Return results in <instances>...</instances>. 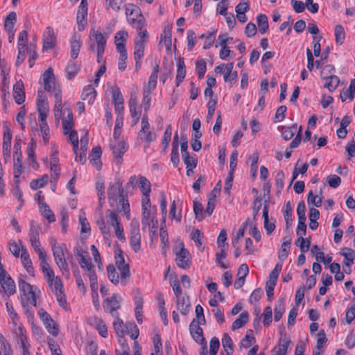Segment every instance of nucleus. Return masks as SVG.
Wrapping results in <instances>:
<instances>
[{
    "mask_svg": "<svg viewBox=\"0 0 355 355\" xmlns=\"http://www.w3.org/2000/svg\"><path fill=\"white\" fill-rule=\"evenodd\" d=\"M17 21V15L15 12H11L8 14V15L6 17L4 21V28L8 31L10 30H14L15 24Z\"/></svg>",
    "mask_w": 355,
    "mask_h": 355,
    "instance_id": "c9c22d12",
    "label": "nucleus"
},
{
    "mask_svg": "<svg viewBox=\"0 0 355 355\" xmlns=\"http://www.w3.org/2000/svg\"><path fill=\"white\" fill-rule=\"evenodd\" d=\"M284 217L286 222V227L288 229L292 225V207L290 201L287 202L285 205Z\"/></svg>",
    "mask_w": 355,
    "mask_h": 355,
    "instance_id": "58836bf2",
    "label": "nucleus"
},
{
    "mask_svg": "<svg viewBox=\"0 0 355 355\" xmlns=\"http://www.w3.org/2000/svg\"><path fill=\"white\" fill-rule=\"evenodd\" d=\"M205 38V43L203 45L204 49H209L214 42L215 40V32L209 33L207 35L202 34L200 36V38Z\"/></svg>",
    "mask_w": 355,
    "mask_h": 355,
    "instance_id": "6e6d98bb",
    "label": "nucleus"
},
{
    "mask_svg": "<svg viewBox=\"0 0 355 355\" xmlns=\"http://www.w3.org/2000/svg\"><path fill=\"white\" fill-rule=\"evenodd\" d=\"M140 35V37H136L134 41L135 60L141 59L144 57L146 43L148 39V31L142 32Z\"/></svg>",
    "mask_w": 355,
    "mask_h": 355,
    "instance_id": "39448f33",
    "label": "nucleus"
},
{
    "mask_svg": "<svg viewBox=\"0 0 355 355\" xmlns=\"http://www.w3.org/2000/svg\"><path fill=\"white\" fill-rule=\"evenodd\" d=\"M101 154H102V150H101V147L96 146L92 148V152L90 153L89 156L90 162L98 170H100L101 168V162L100 160Z\"/></svg>",
    "mask_w": 355,
    "mask_h": 355,
    "instance_id": "412c9836",
    "label": "nucleus"
},
{
    "mask_svg": "<svg viewBox=\"0 0 355 355\" xmlns=\"http://www.w3.org/2000/svg\"><path fill=\"white\" fill-rule=\"evenodd\" d=\"M0 284L3 291L8 294V296L12 295L16 292V286L15 282L8 275L5 277L0 278Z\"/></svg>",
    "mask_w": 355,
    "mask_h": 355,
    "instance_id": "ddd939ff",
    "label": "nucleus"
},
{
    "mask_svg": "<svg viewBox=\"0 0 355 355\" xmlns=\"http://www.w3.org/2000/svg\"><path fill=\"white\" fill-rule=\"evenodd\" d=\"M40 211L42 215L46 218L49 222H53L55 220V218L53 211L50 209L49 205L45 203H42L40 207Z\"/></svg>",
    "mask_w": 355,
    "mask_h": 355,
    "instance_id": "79ce46f5",
    "label": "nucleus"
},
{
    "mask_svg": "<svg viewBox=\"0 0 355 355\" xmlns=\"http://www.w3.org/2000/svg\"><path fill=\"white\" fill-rule=\"evenodd\" d=\"M123 192L121 182H118L116 184H110L107 195L110 206L114 207V204L117 203L118 198L124 196Z\"/></svg>",
    "mask_w": 355,
    "mask_h": 355,
    "instance_id": "423d86ee",
    "label": "nucleus"
},
{
    "mask_svg": "<svg viewBox=\"0 0 355 355\" xmlns=\"http://www.w3.org/2000/svg\"><path fill=\"white\" fill-rule=\"evenodd\" d=\"M18 285L19 289L21 293V295L24 293H31V290H33V286L29 283L26 282L25 280V277L21 275L18 279Z\"/></svg>",
    "mask_w": 355,
    "mask_h": 355,
    "instance_id": "72a5a7b5",
    "label": "nucleus"
},
{
    "mask_svg": "<svg viewBox=\"0 0 355 355\" xmlns=\"http://www.w3.org/2000/svg\"><path fill=\"white\" fill-rule=\"evenodd\" d=\"M195 312H196V318L198 320V321H196V322H198V324H205L206 323V320H205V318L204 315V311H203L202 306L200 304H198L196 306Z\"/></svg>",
    "mask_w": 355,
    "mask_h": 355,
    "instance_id": "69168bd1",
    "label": "nucleus"
},
{
    "mask_svg": "<svg viewBox=\"0 0 355 355\" xmlns=\"http://www.w3.org/2000/svg\"><path fill=\"white\" fill-rule=\"evenodd\" d=\"M13 158H14V178L17 179L22 173L21 153V139H15L14 144Z\"/></svg>",
    "mask_w": 355,
    "mask_h": 355,
    "instance_id": "20e7f679",
    "label": "nucleus"
},
{
    "mask_svg": "<svg viewBox=\"0 0 355 355\" xmlns=\"http://www.w3.org/2000/svg\"><path fill=\"white\" fill-rule=\"evenodd\" d=\"M130 243L132 249L138 252L141 250V234L139 223L137 220H132L130 223Z\"/></svg>",
    "mask_w": 355,
    "mask_h": 355,
    "instance_id": "7ed1b4c3",
    "label": "nucleus"
},
{
    "mask_svg": "<svg viewBox=\"0 0 355 355\" xmlns=\"http://www.w3.org/2000/svg\"><path fill=\"white\" fill-rule=\"evenodd\" d=\"M178 70L176 76V86L178 87L180 83L183 81L186 76V67L184 61L182 58H180L178 62Z\"/></svg>",
    "mask_w": 355,
    "mask_h": 355,
    "instance_id": "bb28decb",
    "label": "nucleus"
},
{
    "mask_svg": "<svg viewBox=\"0 0 355 355\" xmlns=\"http://www.w3.org/2000/svg\"><path fill=\"white\" fill-rule=\"evenodd\" d=\"M284 304L283 300H279L275 305L274 312V319L275 321L278 322L282 318L284 313Z\"/></svg>",
    "mask_w": 355,
    "mask_h": 355,
    "instance_id": "c03bdc74",
    "label": "nucleus"
},
{
    "mask_svg": "<svg viewBox=\"0 0 355 355\" xmlns=\"http://www.w3.org/2000/svg\"><path fill=\"white\" fill-rule=\"evenodd\" d=\"M222 345L227 355H232L234 352L233 341L227 333H225L223 336Z\"/></svg>",
    "mask_w": 355,
    "mask_h": 355,
    "instance_id": "c756f323",
    "label": "nucleus"
},
{
    "mask_svg": "<svg viewBox=\"0 0 355 355\" xmlns=\"http://www.w3.org/2000/svg\"><path fill=\"white\" fill-rule=\"evenodd\" d=\"M69 139L73 144V151L77 155L78 150V133L76 130H73L69 132Z\"/></svg>",
    "mask_w": 355,
    "mask_h": 355,
    "instance_id": "13d9d810",
    "label": "nucleus"
},
{
    "mask_svg": "<svg viewBox=\"0 0 355 355\" xmlns=\"http://www.w3.org/2000/svg\"><path fill=\"white\" fill-rule=\"evenodd\" d=\"M103 308L113 316H116V313L114 312L120 309V304L116 299V295H113L112 297L106 298L103 302Z\"/></svg>",
    "mask_w": 355,
    "mask_h": 355,
    "instance_id": "a211bd4d",
    "label": "nucleus"
},
{
    "mask_svg": "<svg viewBox=\"0 0 355 355\" xmlns=\"http://www.w3.org/2000/svg\"><path fill=\"white\" fill-rule=\"evenodd\" d=\"M156 214V207H142L141 214V224L143 225V230L147 226L150 225V223H154Z\"/></svg>",
    "mask_w": 355,
    "mask_h": 355,
    "instance_id": "f8f14e48",
    "label": "nucleus"
},
{
    "mask_svg": "<svg viewBox=\"0 0 355 355\" xmlns=\"http://www.w3.org/2000/svg\"><path fill=\"white\" fill-rule=\"evenodd\" d=\"M42 79L44 89L48 92H51L54 98L56 99V103H59L60 96H62V91L60 85L55 83V76L51 68H49L44 72Z\"/></svg>",
    "mask_w": 355,
    "mask_h": 355,
    "instance_id": "f257e3e1",
    "label": "nucleus"
},
{
    "mask_svg": "<svg viewBox=\"0 0 355 355\" xmlns=\"http://www.w3.org/2000/svg\"><path fill=\"white\" fill-rule=\"evenodd\" d=\"M291 340L289 338L280 339L279 342V348L277 351L280 355H286L287 353L288 347Z\"/></svg>",
    "mask_w": 355,
    "mask_h": 355,
    "instance_id": "5fc2aeb1",
    "label": "nucleus"
},
{
    "mask_svg": "<svg viewBox=\"0 0 355 355\" xmlns=\"http://www.w3.org/2000/svg\"><path fill=\"white\" fill-rule=\"evenodd\" d=\"M295 244L299 245L302 253H304L309 250L311 241L309 239H304L303 236H300Z\"/></svg>",
    "mask_w": 355,
    "mask_h": 355,
    "instance_id": "09e8293b",
    "label": "nucleus"
},
{
    "mask_svg": "<svg viewBox=\"0 0 355 355\" xmlns=\"http://www.w3.org/2000/svg\"><path fill=\"white\" fill-rule=\"evenodd\" d=\"M200 324L196 322V319H193L189 325V330L193 340L199 345H203L206 344V341L203 337V331Z\"/></svg>",
    "mask_w": 355,
    "mask_h": 355,
    "instance_id": "1a4fd4ad",
    "label": "nucleus"
},
{
    "mask_svg": "<svg viewBox=\"0 0 355 355\" xmlns=\"http://www.w3.org/2000/svg\"><path fill=\"white\" fill-rule=\"evenodd\" d=\"M87 10L88 8L87 0H81L76 17V21L79 31L83 30L87 23Z\"/></svg>",
    "mask_w": 355,
    "mask_h": 355,
    "instance_id": "6e6552de",
    "label": "nucleus"
},
{
    "mask_svg": "<svg viewBox=\"0 0 355 355\" xmlns=\"http://www.w3.org/2000/svg\"><path fill=\"white\" fill-rule=\"evenodd\" d=\"M257 24L259 28V32L264 34L268 30V17L264 14H260L257 17Z\"/></svg>",
    "mask_w": 355,
    "mask_h": 355,
    "instance_id": "473e14b6",
    "label": "nucleus"
},
{
    "mask_svg": "<svg viewBox=\"0 0 355 355\" xmlns=\"http://www.w3.org/2000/svg\"><path fill=\"white\" fill-rule=\"evenodd\" d=\"M355 94V79H352L349 88L340 93V98L343 102L345 101L347 98L353 100Z\"/></svg>",
    "mask_w": 355,
    "mask_h": 355,
    "instance_id": "c85d7f7f",
    "label": "nucleus"
},
{
    "mask_svg": "<svg viewBox=\"0 0 355 355\" xmlns=\"http://www.w3.org/2000/svg\"><path fill=\"white\" fill-rule=\"evenodd\" d=\"M196 68L198 78H202L207 70V63L205 60L203 59L198 60L196 62Z\"/></svg>",
    "mask_w": 355,
    "mask_h": 355,
    "instance_id": "a18cd8bd",
    "label": "nucleus"
},
{
    "mask_svg": "<svg viewBox=\"0 0 355 355\" xmlns=\"http://www.w3.org/2000/svg\"><path fill=\"white\" fill-rule=\"evenodd\" d=\"M21 261L24 267L26 268L27 272L31 276L34 277V268L32 266V261L30 258L29 253L28 252L26 248L21 245Z\"/></svg>",
    "mask_w": 355,
    "mask_h": 355,
    "instance_id": "2eb2a0df",
    "label": "nucleus"
},
{
    "mask_svg": "<svg viewBox=\"0 0 355 355\" xmlns=\"http://www.w3.org/2000/svg\"><path fill=\"white\" fill-rule=\"evenodd\" d=\"M81 42L79 40H73L71 41V56L76 59L80 52Z\"/></svg>",
    "mask_w": 355,
    "mask_h": 355,
    "instance_id": "3c124183",
    "label": "nucleus"
},
{
    "mask_svg": "<svg viewBox=\"0 0 355 355\" xmlns=\"http://www.w3.org/2000/svg\"><path fill=\"white\" fill-rule=\"evenodd\" d=\"M129 21L132 26L137 31V37H140L141 33L147 31L146 28H144L146 25V22L144 17L141 14H139L138 16H137V18L135 19L130 18Z\"/></svg>",
    "mask_w": 355,
    "mask_h": 355,
    "instance_id": "dca6fc26",
    "label": "nucleus"
},
{
    "mask_svg": "<svg viewBox=\"0 0 355 355\" xmlns=\"http://www.w3.org/2000/svg\"><path fill=\"white\" fill-rule=\"evenodd\" d=\"M80 69L79 65H78L76 63L70 62L68 63L67 68H66V72L67 73V78L69 80H71L75 75L78 73V71Z\"/></svg>",
    "mask_w": 355,
    "mask_h": 355,
    "instance_id": "49530a36",
    "label": "nucleus"
},
{
    "mask_svg": "<svg viewBox=\"0 0 355 355\" xmlns=\"http://www.w3.org/2000/svg\"><path fill=\"white\" fill-rule=\"evenodd\" d=\"M52 250L55 261L58 267L67 263L64 256V250L62 247L54 244Z\"/></svg>",
    "mask_w": 355,
    "mask_h": 355,
    "instance_id": "6ab92c4d",
    "label": "nucleus"
},
{
    "mask_svg": "<svg viewBox=\"0 0 355 355\" xmlns=\"http://www.w3.org/2000/svg\"><path fill=\"white\" fill-rule=\"evenodd\" d=\"M112 99L114 104H123V97L119 90V88L116 87L112 90Z\"/></svg>",
    "mask_w": 355,
    "mask_h": 355,
    "instance_id": "774afa93",
    "label": "nucleus"
},
{
    "mask_svg": "<svg viewBox=\"0 0 355 355\" xmlns=\"http://www.w3.org/2000/svg\"><path fill=\"white\" fill-rule=\"evenodd\" d=\"M284 173L283 171H279L275 177V184L277 188V193H280L284 187Z\"/></svg>",
    "mask_w": 355,
    "mask_h": 355,
    "instance_id": "0e129e2a",
    "label": "nucleus"
},
{
    "mask_svg": "<svg viewBox=\"0 0 355 355\" xmlns=\"http://www.w3.org/2000/svg\"><path fill=\"white\" fill-rule=\"evenodd\" d=\"M47 331L53 336H57L59 334V328L58 324L52 319V322L50 321L45 322L44 324Z\"/></svg>",
    "mask_w": 355,
    "mask_h": 355,
    "instance_id": "864d4df0",
    "label": "nucleus"
},
{
    "mask_svg": "<svg viewBox=\"0 0 355 355\" xmlns=\"http://www.w3.org/2000/svg\"><path fill=\"white\" fill-rule=\"evenodd\" d=\"M43 37V50L51 49L55 46L56 37L51 27L46 28Z\"/></svg>",
    "mask_w": 355,
    "mask_h": 355,
    "instance_id": "9b49d317",
    "label": "nucleus"
},
{
    "mask_svg": "<svg viewBox=\"0 0 355 355\" xmlns=\"http://www.w3.org/2000/svg\"><path fill=\"white\" fill-rule=\"evenodd\" d=\"M263 316V322L266 327H268L272 322V308L270 306H266L264 309Z\"/></svg>",
    "mask_w": 355,
    "mask_h": 355,
    "instance_id": "4d7b16f0",
    "label": "nucleus"
},
{
    "mask_svg": "<svg viewBox=\"0 0 355 355\" xmlns=\"http://www.w3.org/2000/svg\"><path fill=\"white\" fill-rule=\"evenodd\" d=\"M115 264L120 271L121 283L123 285L126 284L124 280L130 277V266L128 263H125V259L123 256V251L121 249H118L115 251Z\"/></svg>",
    "mask_w": 355,
    "mask_h": 355,
    "instance_id": "f03ea898",
    "label": "nucleus"
},
{
    "mask_svg": "<svg viewBox=\"0 0 355 355\" xmlns=\"http://www.w3.org/2000/svg\"><path fill=\"white\" fill-rule=\"evenodd\" d=\"M262 197L261 196H258L256 198H254L253 202H252V215L254 218L257 216L259 214V211L261 209V207L262 206Z\"/></svg>",
    "mask_w": 355,
    "mask_h": 355,
    "instance_id": "bf43d9fd",
    "label": "nucleus"
},
{
    "mask_svg": "<svg viewBox=\"0 0 355 355\" xmlns=\"http://www.w3.org/2000/svg\"><path fill=\"white\" fill-rule=\"evenodd\" d=\"M37 109L38 112H49V105L44 96V91L38 90L37 96Z\"/></svg>",
    "mask_w": 355,
    "mask_h": 355,
    "instance_id": "393cba45",
    "label": "nucleus"
},
{
    "mask_svg": "<svg viewBox=\"0 0 355 355\" xmlns=\"http://www.w3.org/2000/svg\"><path fill=\"white\" fill-rule=\"evenodd\" d=\"M115 317L116 320L114 321L113 322L114 330L118 336L123 338L125 331L124 329L125 327L128 329V327L125 326L123 322L119 318L118 313H116Z\"/></svg>",
    "mask_w": 355,
    "mask_h": 355,
    "instance_id": "f704fd0d",
    "label": "nucleus"
},
{
    "mask_svg": "<svg viewBox=\"0 0 355 355\" xmlns=\"http://www.w3.org/2000/svg\"><path fill=\"white\" fill-rule=\"evenodd\" d=\"M12 134L8 127L3 128V154L4 159L6 161L7 158L10 157V152L11 148Z\"/></svg>",
    "mask_w": 355,
    "mask_h": 355,
    "instance_id": "4468645a",
    "label": "nucleus"
},
{
    "mask_svg": "<svg viewBox=\"0 0 355 355\" xmlns=\"http://www.w3.org/2000/svg\"><path fill=\"white\" fill-rule=\"evenodd\" d=\"M119 211H123L128 219L130 218V205L128 199L125 197V196L122 197H119V206L117 207Z\"/></svg>",
    "mask_w": 355,
    "mask_h": 355,
    "instance_id": "7c9ffc66",
    "label": "nucleus"
},
{
    "mask_svg": "<svg viewBox=\"0 0 355 355\" xmlns=\"http://www.w3.org/2000/svg\"><path fill=\"white\" fill-rule=\"evenodd\" d=\"M87 276L90 281V287L92 291V297L94 298V295L98 296V282H97V275L96 271L94 270V267L92 266L90 268L87 269Z\"/></svg>",
    "mask_w": 355,
    "mask_h": 355,
    "instance_id": "b1692460",
    "label": "nucleus"
},
{
    "mask_svg": "<svg viewBox=\"0 0 355 355\" xmlns=\"http://www.w3.org/2000/svg\"><path fill=\"white\" fill-rule=\"evenodd\" d=\"M340 254L350 263H353L355 259V251L351 248H343Z\"/></svg>",
    "mask_w": 355,
    "mask_h": 355,
    "instance_id": "e2e57ef3",
    "label": "nucleus"
},
{
    "mask_svg": "<svg viewBox=\"0 0 355 355\" xmlns=\"http://www.w3.org/2000/svg\"><path fill=\"white\" fill-rule=\"evenodd\" d=\"M170 285L173 290L175 297H178V295H180L182 293V289L180 286L179 280L178 279L177 277L175 276L174 277H171Z\"/></svg>",
    "mask_w": 355,
    "mask_h": 355,
    "instance_id": "680f3d73",
    "label": "nucleus"
},
{
    "mask_svg": "<svg viewBox=\"0 0 355 355\" xmlns=\"http://www.w3.org/2000/svg\"><path fill=\"white\" fill-rule=\"evenodd\" d=\"M139 187L142 193H150V182L144 176L139 178Z\"/></svg>",
    "mask_w": 355,
    "mask_h": 355,
    "instance_id": "052dcab7",
    "label": "nucleus"
},
{
    "mask_svg": "<svg viewBox=\"0 0 355 355\" xmlns=\"http://www.w3.org/2000/svg\"><path fill=\"white\" fill-rule=\"evenodd\" d=\"M291 241H284L281 245V250L279 252L278 257L281 260H284L287 258L288 251L290 250Z\"/></svg>",
    "mask_w": 355,
    "mask_h": 355,
    "instance_id": "603ef678",
    "label": "nucleus"
},
{
    "mask_svg": "<svg viewBox=\"0 0 355 355\" xmlns=\"http://www.w3.org/2000/svg\"><path fill=\"white\" fill-rule=\"evenodd\" d=\"M180 245H181V248L176 253V263L181 268H189L191 264L190 253L184 248L182 243H181Z\"/></svg>",
    "mask_w": 355,
    "mask_h": 355,
    "instance_id": "0eeeda50",
    "label": "nucleus"
},
{
    "mask_svg": "<svg viewBox=\"0 0 355 355\" xmlns=\"http://www.w3.org/2000/svg\"><path fill=\"white\" fill-rule=\"evenodd\" d=\"M96 189L97 190V195L99 201V207H103V204L105 201V184L104 182L100 179L96 182Z\"/></svg>",
    "mask_w": 355,
    "mask_h": 355,
    "instance_id": "2f4dec72",
    "label": "nucleus"
},
{
    "mask_svg": "<svg viewBox=\"0 0 355 355\" xmlns=\"http://www.w3.org/2000/svg\"><path fill=\"white\" fill-rule=\"evenodd\" d=\"M326 80L324 87L327 88L330 92H334L338 86L340 79L337 76L330 75L329 76L323 78Z\"/></svg>",
    "mask_w": 355,
    "mask_h": 355,
    "instance_id": "a878e982",
    "label": "nucleus"
},
{
    "mask_svg": "<svg viewBox=\"0 0 355 355\" xmlns=\"http://www.w3.org/2000/svg\"><path fill=\"white\" fill-rule=\"evenodd\" d=\"M345 38V32L344 28L340 24H337L335 27V39L338 45L343 44Z\"/></svg>",
    "mask_w": 355,
    "mask_h": 355,
    "instance_id": "e433bc0d",
    "label": "nucleus"
},
{
    "mask_svg": "<svg viewBox=\"0 0 355 355\" xmlns=\"http://www.w3.org/2000/svg\"><path fill=\"white\" fill-rule=\"evenodd\" d=\"M13 98L18 105L22 104L25 101L24 84L21 80L17 82L13 86Z\"/></svg>",
    "mask_w": 355,
    "mask_h": 355,
    "instance_id": "f3484780",
    "label": "nucleus"
},
{
    "mask_svg": "<svg viewBox=\"0 0 355 355\" xmlns=\"http://www.w3.org/2000/svg\"><path fill=\"white\" fill-rule=\"evenodd\" d=\"M249 320V313L248 311H243L239 316L237 319H236L232 325V329L233 331L241 328L243 325H245Z\"/></svg>",
    "mask_w": 355,
    "mask_h": 355,
    "instance_id": "cd10ccee",
    "label": "nucleus"
},
{
    "mask_svg": "<svg viewBox=\"0 0 355 355\" xmlns=\"http://www.w3.org/2000/svg\"><path fill=\"white\" fill-rule=\"evenodd\" d=\"M110 148L112 150L114 157L117 159L118 164H121L122 156L127 151L128 146L124 141L116 142V144H111Z\"/></svg>",
    "mask_w": 355,
    "mask_h": 355,
    "instance_id": "9d476101",
    "label": "nucleus"
},
{
    "mask_svg": "<svg viewBox=\"0 0 355 355\" xmlns=\"http://www.w3.org/2000/svg\"><path fill=\"white\" fill-rule=\"evenodd\" d=\"M96 96V91L92 85L85 86L83 89L81 97L89 104H92Z\"/></svg>",
    "mask_w": 355,
    "mask_h": 355,
    "instance_id": "5701e85b",
    "label": "nucleus"
},
{
    "mask_svg": "<svg viewBox=\"0 0 355 355\" xmlns=\"http://www.w3.org/2000/svg\"><path fill=\"white\" fill-rule=\"evenodd\" d=\"M49 180L48 175H43L40 178L33 180L30 183V187L32 189L36 190L39 188L43 187L47 183Z\"/></svg>",
    "mask_w": 355,
    "mask_h": 355,
    "instance_id": "ea45409f",
    "label": "nucleus"
},
{
    "mask_svg": "<svg viewBox=\"0 0 355 355\" xmlns=\"http://www.w3.org/2000/svg\"><path fill=\"white\" fill-rule=\"evenodd\" d=\"M107 272L110 282L114 285H117L119 282V276L112 264H109L107 266Z\"/></svg>",
    "mask_w": 355,
    "mask_h": 355,
    "instance_id": "4c0bfd02",
    "label": "nucleus"
},
{
    "mask_svg": "<svg viewBox=\"0 0 355 355\" xmlns=\"http://www.w3.org/2000/svg\"><path fill=\"white\" fill-rule=\"evenodd\" d=\"M90 39L93 37L96 44H97V49H105L107 42V37L103 35L101 31H95L92 29L90 32Z\"/></svg>",
    "mask_w": 355,
    "mask_h": 355,
    "instance_id": "aec40b11",
    "label": "nucleus"
},
{
    "mask_svg": "<svg viewBox=\"0 0 355 355\" xmlns=\"http://www.w3.org/2000/svg\"><path fill=\"white\" fill-rule=\"evenodd\" d=\"M282 269V264L278 263L275 265V268L270 272L268 277V280L266 282L277 284L279 275Z\"/></svg>",
    "mask_w": 355,
    "mask_h": 355,
    "instance_id": "37998d69",
    "label": "nucleus"
},
{
    "mask_svg": "<svg viewBox=\"0 0 355 355\" xmlns=\"http://www.w3.org/2000/svg\"><path fill=\"white\" fill-rule=\"evenodd\" d=\"M193 211L196 219L201 221L205 218L204 209L202 204L196 200L193 201Z\"/></svg>",
    "mask_w": 355,
    "mask_h": 355,
    "instance_id": "a19ab883",
    "label": "nucleus"
},
{
    "mask_svg": "<svg viewBox=\"0 0 355 355\" xmlns=\"http://www.w3.org/2000/svg\"><path fill=\"white\" fill-rule=\"evenodd\" d=\"M307 202L309 206L310 205H312L317 207H319L321 206L322 204V197L315 196L313 191H310L307 196Z\"/></svg>",
    "mask_w": 355,
    "mask_h": 355,
    "instance_id": "8fccbe9b",
    "label": "nucleus"
},
{
    "mask_svg": "<svg viewBox=\"0 0 355 355\" xmlns=\"http://www.w3.org/2000/svg\"><path fill=\"white\" fill-rule=\"evenodd\" d=\"M177 307L182 314L187 315L189 311L190 304L189 297L182 293L176 297Z\"/></svg>",
    "mask_w": 355,
    "mask_h": 355,
    "instance_id": "4be33fe9",
    "label": "nucleus"
},
{
    "mask_svg": "<svg viewBox=\"0 0 355 355\" xmlns=\"http://www.w3.org/2000/svg\"><path fill=\"white\" fill-rule=\"evenodd\" d=\"M96 329L98 331V334L103 338L107 337V328L105 322L102 319L96 318Z\"/></svg>",
    "mask_w": 355,
    "mask_h": 355,
    "instance_id": "de8ad7c7",
    "label": "nucleus"
},
{
    "mask_svg": "<svg viewBox=\"0 0 355 355\" xmlns=\"http://www.w3.org/2000/svg\"><path fill=\"white\" fill-rule=\"evenodd\" d=\"M297 128L296 125H293L290 128H285L282 132V136L283 139L286 141L290 140L295 135L294 130H295Z\"/></svg>",
    "mask_w": 355,
    "mask_h": 355,
    "instance_id": "338daca9",
    "label": "nucleus"
}]
</instances>
